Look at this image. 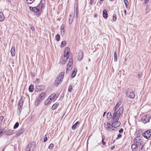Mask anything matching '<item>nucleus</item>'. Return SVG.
Instances as JSON below:
<instances>
[{"mask_svg": "<svg viewBox=\"0 0 151 151\" xmlns=\"http://www.w3.org/2000/svg\"><path fill=\"white\" fill-rule=\"evenodd\" d=\"M78 1V0H75L76 1Z\"/></svg>", "mask_w": 151, "mask_h": 151, "instance_id": "nucleus-63", "label": "nucleus"}, {"mask_svg": "<svg viewBox=\"0 0 151 151\" xmlns=\"http://www.w3.org/2000/svg\"><path fill=\"white\" fill-rule=\"evenodd\" d=\"M113 20L114 21H115L116 20V15L115 14L113 15Z\"/></svg>", "mask_w": 151, "mask_h": 151, "instance_id": "nucleus-40", "label": "nucleus"}, {"mask_svg": "<svg viewBox=\"0 0 151 151\" xmlns=\"http://www.w3.org/2000/svg\"><path fill=\"white\" fill-rule=\"evenodd\" d=\"M77 69L76 68H75L74 70L72 72V77L73 78L75 77Z\"/></svg>", "mask_w": 151, "mask_h": 151, "instance_id": "nucleus-26", "label": "nucleus"}, {"mask_svg": "<svg viewBox=\"0 0 151 151\" xmlns=\"http://www.w3.org/2000/svg\"><path fill=\"white\" fill-rule=\"evenodd\" d=\"M123 129L122 128H121L119 130V133H122L123 132Z\"/></svg>", "mask_w": 151, "mask_h": 151, "instance_id": "nucleus-47", "label": "nucleus"}, {"mask_svg": "<svg viewBox=\"0 0 151 151\" xmlns=\"http://www.w3.org/2000/svg\"><path fill=\"white\" fill-rule=\"evenodd\" d=\"M126 95L127 97L132 99H134L135 96L134 92L131 91L130 90H128L127 91Z\"/></svg>", "mask_w": 151, "mask_h": 151, "instance_id": "nucleus-10", "label": "nucleus"}, {"mask_svg": "<svg viewBox=\"0 0 151 151\" xmlns=\"http://www.w3.org/2000/svg\"><path fill=\"white\" fill-rule=\"evenodd\" d=\"M24 129L23 128H21L16 133L15 136V137H17L21 134L24 132Z\"/></svg>", "mask_w": 151, "mask_h": 151, "instance_id": "nucleus-14", "label": "nucleus"}, {"mask_svg": "<svg viewBox=\"0 0 151 151\" xmlns=\"http://www.w3.org/2000/svg\"><path fill=\"white\" fill-rule=\"evenodd\" d=\"M64 29V25L63 24H62L61 26L60 29Z\"/></svg>", "mask_w": 151, "mask_h": 151, "instance_id": "nucleus-52", "label": "nucleus"}, {"mask_svg": "<svg viewBox=\"0 0 151 151\" xmlns=\"http://www.w3.org/2000/svg\"><path fill=\"white\" fill-rule=\"evenodd\" d=\"M44 6V4L42 1L37 6L35 7H29L30 10L35 12H36L37 16H39L42 13L41 9Z\"/></svg>", "mask_w": 151, "mask_h": 151, "instance_id": "nucleus-2", "label": "nucleus"}, {"mask_svg": "<svg viewBox=\"0 0 151 151\" xmlns=\"http://www.w3.org/2000/svg\"><path fill=\"white\" fill-rule=\"evenodd\" d=\"M114 60L116 62L117 61V54L115 52H114Z\"/></svg>", "mask_w": 151, "mask_h": 151, "instance_id": "nucleus-32", "label": "nucleus"}, {"mask_svg": "<svg viewBox=\"0 0 151 151\" xmlns=\"http://www.w3.org/2000/svg\"><path fill=\"white\" fill-rule=\"evenodd\" d=\"M4 133L7 135H11L12 134V132L10 130L8 129L6 130Z\"/></svg>", "mask_w": 151, "mask_h": 151, "instance_id": "nucleus-17", "label": "nucleus"}, {"mask_svg": "<svg viewBox=\"0 0 151 151\" xmlns=\"http://www.w3.org/2000/svg\"><path fill=\"white\" fill-rule=\"evenodd\" d=\"M56 96V94L55 93H53L48 98L50 100L52 101V100H56L57 98H55Z\"/></svg>", "mask_w": 151, "mask_h": 151, "instance_id": "nucleus-16", "label": "nucleus"}, {"mask_svg": "<svg viewBox=\"0 0 151 151\" xmlns=\"http://www.w3.org/2000/svg\"><path fill=\"white\" fill-rule=\"evenodd\" d=\"M30 149L27 146L25 151H30Z\"/></svg>", "mask_w": 151, "mask_h": 151, "instance_id": "nucleus-49", "label": "nucleus"}, {"mask_svg": "<svg viewBox=\"0 0 151 151\" xmlns=\"http://www.w3.org/2000/svg\"><path fill=\"white\" fill-rule=\"evenodd\" d=\"M122 137V135L120 134H119L117 135V137L116 138V139L120 138Z\"/></svg>", "mask_w": 151, "mask_h": 151, "instance_id": "nucleus-43", "label": "nucleus"}, {"mask_svg": "<svg viewBox=\"0 0 151 151\" xmlns=\"http://www.w3.org/2000/svg\"><path fill=\"white\" fill-rule=\"evenodd\" d=\"M106 113V112H105L104 113V114H103V117H104V116H105V114Z\"/></svg>", "mask_w": 151, "mask_h": 151, "instance_id": "nucleus-60", "label": "nucleus"}, {"mask_svg": "<svg viewBox=\"0 0 151 151\" xmlns=\"http://www.w3.org/2000/svg\"><path fill=\"white\" fill-rule=\"evenodd\" d=\"M73 20V16H72L71 15H70L69 17V23L71 24Z\"/></svg>", "mask_w": 151, "mask_h": 151, "instance_id": "nucleus-23", "label": "nucleus"}, {"mask_svg": "<svg viewBox=\"0 0 151 151\" xmlns=\"http://www.w3.org/2000/svg\"><path fill=\"white\" fill-rule=\"evenodd\" d=\"M150 5H147L146 7V10L147 11H148V10H149L150 9Z\"/></svg>", "mask_w": 151, "mask_h": 151, "instance_id": "nucleus-44", "label": "nucleus"}, {"mask_svg": "<svg viewBox=\"0 0 151 151\" xmlns=\"http://www.w3.org/2000/svg\"><path fill=\"white\" fill-rule=\"evenodd\" d=\"M142 75V72H139V73L138 76L139 78H141Z\"/></svg>", "mask_w": 151, "mask_h": 151, "instance_id": "nucleus-41", "label": "nucleus"}, {"mask_svg": "<svg viewBox=\"0 0 151 151\" xmlns=\"http://www.w3.org/2000/svg\"><path fill=\"white\" fill-rule=\"evenodd\" d=\"M70 49L69 47H67L64 50V56L65 58H66L65 60L63 61L62 63L65 64L66 62L67 59L68 58V54L69 53Z\"/></svg>", "mask_w": 151, "mask_h": 151, "instance_id": "nucleus-8", "label": "nucleus"}, {"mask_svg": "<svg viewBox=\"0 0 151 151\" xmlns=\"http://www.w3.org/2000/svg\"><path fill=\"white\" fill-rule=\"evenodd\" d=\"M73 59L72 58H70L69 62L68 63V64L67 65V68L66 70V73H69V71H70L72 68L73 65Z\"/></svg>", "mask_w": 151, "mask_h": 151, "instance_id": "nucleus-7", "label": "nucleus"}, {"mask_svg": "<svg viewBox=\"0 0 151 151\" xmlns=\"http://www.w3.org/2000/svg\"><path fill=\"white\" fill-rule=\"evenodd\" d=\"M136 144H135V143L134 142V144H132V148L133 151H136V148L139 145Z\"/></svg>", "mask_w": 151, "mask_h": 151, "instance_id": "nucleus-21", "label": "nucleus"}, {"mask_svg": "<svg viewBox=\"0 0 151 151\" xmlns=\"http://www.w3.org/2000/svg\"><path fill=\"white\" fill-rule=\"evenodd\" d=\"M8 1H9V2H10V1L11 0H8Z\"/></svg>", "mask_w": 151, "mask_h": 151, "instance_id": "nucleus-62", "label": "nucleus"}, {"mask_svg": "<svg viewBox=\"0 0 151 151\" xmlns=\"http://www.w3.org/2000/svg\"><path fill=\"white\" fill-rule=\"evenodd\" d=\"M39 78H37L35 80V82L37 83H38L39 81Z\"/></svg>", "mask_w": 151, "mask_h": 151, "instance_id": "nucleus-56", "label": "nucleus"}, {"mask_svg": "<svg viewBox=\"0 0 151 151\" xmlns=\"http://www.w3.org/2000/svg\"><path fill=\"white\" fill-rule=\"evenodd\" d=\"M114 147H115L114 146H112L111 148V150H113V149H114Z\"/></svg>", "mask_w": 151, "mask_h": 151, "instance_id": "nucleus-57", "label": "nucleus"}, {"mask_svg": "<svg viewBox=\"0 0 151 151\" xmlns=\"http://www.w3.org/2000/svg\"><path fill=\"white\" fill-rule=\"evenodd\" d=\"M125 6H126V7L127 8V7H128V5H125Z\"/></svg>", "mask_w": 151, "mask_h": 151, "instance_id": "nucleus-61", "label": "nucleus"}, {"mask_svg": "<svg viewBox=\"0 0 151 151\" xmlns=\"http://www.w3.org/2000/svg\"><path fill=\"white\" fill-rule=\"evenodd\" d=\"M124 3L125 5H128V2L127 0H124Z\"/></svg>", "mask_w": 151, "mask_h": 151, "instance_id": "nucleus-45", "label": "nucleus"}, {"mask_svg": "<svg viewBox=\"0 0 151 151\" xmlns=\"http://www.w3.org/2000/svg\"><path fill=\"white\" fill-rule=\"evenodd\" d=\"M114 141H113V142H113V143H114Z\"/></svg>", "mask_w": 151, "mask_h": 151, "instance_id": "nucleus-64", "label": "nucleus"}, {"mask_svg": "<svg viewBox=\"0 0 151 151\" xmlns=\"http://www.w3.org/2000/svg\"><path fill=\"white\" fill-rule=\"evenodd\" d=\"M45 87V86L44 85H40L37 86V89L38 90V91H40L43 90Z\"/></svg>", "mask_w": 151, "mask_h": 151, "instance_id": "nucleus-18", "label": "nucleus"}, {"mask_svg": "<svg viewBox=\"0 0 151 151\" xmlns=\"http://www.w3.org/2000/svg\"><path fill=\"white\" fill-rule=\"evenodd\" d=\"M3 133V131H1V130H0V137H1Z\"/></svg>", "mask_w": 151, "mask_h": 151, "instance_id": "nucleus-53", "label": "nucleus"}, {"mask_svg": "<svg viewBox=\"0 0 151 151\" xmlns=\"http://www.w3.org/2000/svg\"><path fill=\"white\" fill-rule=\"evenodd\" d=\"M72 89H73L71 86H70L68 88V91L70 92H71L72 90Z\"/></svg>", "mask_w": 151, "mask_h": 151, "instance_id": "nucleus-38", "label": "nucleus"}, {"mask_svg": "<svg viewBox=\"0 0 151 151\" xmlns=\"http://www.w3.org/2000/svg\"><path fill=\"white\" fill-rule=\"evenodd\" d=\"M83 57V53L81 50H79L78 52V60L79 61H81Z\"/></svg>", "mask_w": 151, "mask_h": 151, "instance_id": "nucleus-15", "label": "nucleus"}, {"mask_svg": "<svg viewBox=\"0 0 151 151\" xmlns=\"http://www.w3.org/2000/svg\"><path fill=\"white\" fill-rule=\"evenodd\" d=\"M143 145H142V147L139 150V151H143Z\"/></svg>", "mask_w": 151, "mask_h": 151, "instance_id": "nucleus-50", "label": "nucleus"}, {"mask_svg": "<svg viewBox=\"0 0 151 151\" xmlns=\"http://www.w3.org/2000/svg\"><path fill=\"white\" fill-rule=\"evenodd\" d=\"M4 119L3 116H1L0 117V122H1Z\"/></svg>", "mask_w": 151, "mask_h": 151, "instance_id": "nucleus-46", "label": "nucleus"}, {"mask_svg": "<svg viewBox=\"0 0 151 151\" xmlns=\"http://www.w3.org/2000/svg\"><path fill=\"white\" fill-rule=\"evenodd\" d=\"M143 141V137L142 136H139L137 137L134 139V142L137 144L138 145H140L142 144V142Z\"/></svg>", "mask_w": 151, "mask_h": 151, "instance_id": "nucleus-6", "label": "nucleus"}, {"mask_svg": "<svg viewBox=\"0 0 151 151\" xmlns=\"http://www.w3.org/2000/svg\"><path fill=\"white\" fill-rule=\"evenodd\" d=\"M122 101L121 100L118 101L116 104V106H115L114 109V113L115 114H119V113L120 114L122 115L124 108L123 106H121L120 108H119V107L121 104Z\"/></svg>", "mask_w": 151, "mask_h": 151, "instance_id": "nucleus-3", "label": "nucleus"}, {"mask_svg": "<svg viewBox=\"0 0 151 151\" xmlns=\"http://www.w3.org/2000/svg\"><path fill=\"white\" fill-rule=\"evenodd\" d=\"M23 99H22L21 98V99L19 101L18 104V107L17 112L19 113V114H20L21 112L22 108L23 106Z\"/></svg>", "mask_w": 151, "mask_h": 151, "instance_id": "nucleus-9", "label": "nucleus"}, {"mask_svg": "<svg viewBox=\"0 0 151 151\" xmlns=\"http://www.w3.org/2000/svg\"><path fill=\"white\" fill-rule=\"evenodd\" d=\"M79 123V122H77L74 124H73L72 127V129L73 130L75 129L76 128V126Z\"/></svg>", "mask_w": 151, "mask_h": 151, "instance_id": "nucleus-28", "label": "nucleus"}, {"mask_svg": "<svg viewBox=\"0 0 151 151\" xmlns=\"http://www.w3.org/2000/svg\"><path fill=\"white\" fill-rule=\"evenodd\" d=\"M110 125V124L108 123H105L104 124V126L105 128H106V127H108V126H109Z\"/></svg>", "mask_w": 151, "mask_h": 151, "instance_id": "nucleus-34", "label": "nucleus"}, {"mask_svg": "<svg viewBox=\"0 0 151 151\" xmlns=\"http://www.w3.org/2000/svg\"><path fill=\"white\" fill-rule=\"evenodd\" d=\"M104 137L103 138V137H102V144L103 145H104L106 144L105 142L104 141Z\"/></svg>", "mask_w": 151, "mask_h": 151, "instance_id": "nucleus-42", "label": "nucleus"}, {"mask_svg": "<svg viewBox=\"0 0 151 151\" xmlns=\"http://www.w3.org/2000/svg\"><path fill=\"white\" fill-rule=\"evenodd\" d=\"M58 106V103H56L54 104L52 106V110H55L56 109Z\"/></svg>", "mask_w": 151, "mask_h": 151, "instance_id": "nucleus-25", "label": "nucleus"}, {"mask_svg": "<svg viewBox=\"0 0 151 151\" xmlns=\"http://www.w3.org/2000/svg\"><path fill=\"white\" fill-rule=\"evenodd\" d=\"M66 42L65 41H63L61 42V46L63 47L65 45Z\"/></svg>", "mask_w": 151, "mask_h": 151, "instance_id": "nucleus-35", "label": "nucleus"}, {"mask_svg": "<svg viewBox=\"0 0 151 151\" xmlns=\"http://www.w3.org/2000/svg\"><path fill=\"white\" fill-rule=\"evenodd\" d=\"M150 118L149 115H146L145 116H143L142 118V119L143 122L144 124H145L149 122Z\"/></svg>", "mask_w": 151, "mask_h": 151, "instance_id": "nucleus-12", "label": "nucleus"}, {"mask_svg": "<svg viewBox=\"0 0 151 151\" xmlns=\"http://www.w3.org/2000/svg\"><path fill=\"white\" fill-rule=\"evenodd\" d=\"M97 16V14H95L94 16V17H96Z\"/></svg>", "mask_w": 151, "mask_h": 151, "instance_id": "nucleus-59", "label": "nucleus"}, {"mask_svg": "<svg viewBox=\"0 0 151 151\" xmlns=\"http://www.w3.org/2000/svg\"><path fill=\"white\" fill-rule=\"evenodd\" d=\"M54 147V145L53 144L51 143L50 144L48 147V148L50 149H52Z\"/></svg>", "mask_w": 151, "mask_h": 151, "instance_id": "nucleus-37", "label": "nucleus"}, {"mask_svg": "<svg viewBox=\"0 0 151 151\" xmlns=\"http://www.w3.org/2000/svg\"><path fill=\"white\" fill-rule=\"evenodd\" d=\"M29 92H32L34 91L33 85H31L29 87Z\"/></svg>", "mask_w": 151, "mask_h": 151, "instance_id": "nucleus-27", "label": "nucleus"}, {"mask_svg": "<svg viewBox=\"0 0 151 151\" xmlns=\"http://www.w3.org/2000/svg\"><path fill=\"white\" fill-rule=\"evenodd\" d=\"M46 96L45 92L42 93L36 99L35 102V104L36 106H38L39 104L43 100Z\"/></svg>", "mask_w": 151, "mask_h": 151, "instance_id": "nucleus-4", "label": "nucleus"}, {"mask_svg": "<svg viewBox=\"0 0 151 151\" xmlns=\"http://www.w3.org/2000/svg\"><path fill=\"white\" fill-rule=\"evenodd\" d=\"M111 113L110 112H108L107 115V118H110L111 117Z\"/></svg>", "mask_w": 151, "mask_h": 151, "instance_id": "nucleus-36", "label": "nucleus"}, {"mask_svg": "<svg viewBox=\"0 0 151 151\" xmlns=\"http://www.w3.org/2000/svg\"><path fill=\"white\" fill-rule=\"evenodd\" d=\"M113 127L112 126V125H111L110 124L109 126H108V127H106V129L110 131H113L114 130V129H113Z\"/></svg>", "mask_w": 151, "mask_h": 151, "instance_id": "nucleus-29", "label": "nucleus"}, {"mask_svg": "<svg viewBox=\"0 0 151 151\" xmlns=\"http://www.w3.org/2000/svg\"><path fill=\"white\" fill-rule=\"evenodd\" d=\"M19 126V124L18 122H16L15 124L14 127V129H16Z\"/></svg>", "mask_w": 151, "mask_h": 151, "instance_id": "nucleus-33", "label": "nucleus"}, {"mask_svg": "<svg viewBox=\"0 0 151 151\" xmlns=\"http://www.w3.org/2000/svg\"><path fill=\"white\" fill-rule=\"evenodd\" d=\"M52 101L48 98L45 102L44 104L45 106H48L50 105Z\"/></svg>", "mask_w": 151, "mask_h": 151, "instance_id": "nucleus-19", "label": "nucleus"}, {"mask_svg": "<svg viewBox=\"0 0 151 151\" xmlns=\"http://www.w3.org/2000/svg\"><path fill=\"white\" fill-rule=\"evenodd\" d=\"M94 0H90V4L91 5H92L94 2Z\"/></svg>", "mask_w": 151, "mask_h": 151, "instance_id": "nucleus-51", "label": "nucleus"}, {"mask_svg": "<svg viewBox=\"0 0 151 151\" xmlns=\"http://www.w3.org/2000/svg\"><path fill=\"white\" fill-rule=\"evenodd\" d=\"M64 72H62L59 74L55 81V85L56 86H58L59 84L61 83L64 77Z\"/></svg>", "mask_w": 151, "mask_h": 151, "instance_id": "nucleus-5", "label": "nucleus"}, {"mask_svg": "<svg viewBox=\"0 0 151 151\" xmlns=\"http://www.w3.org/2000/svg\"><path fill=\"white\" fill-rule=\"evenodd\" d=\"M36 146V143L35 142H32L29 144H28L27 147H28L31 150H33L34 149Z\"/></svg>", "mask_w": 151, "mask_h": 151, "instance_id": "nucleus-13", "label": "nucleus"}, {"mask_svg": "<svg viewBox=\"0 0 151 151\" xmlns=\"http://www.w3.org/2000/svg\"><path fill=\"white\" fill-rule=\"evenodd\" d=\"M4 17L3 13L0 12V21L1 22L3 21L4 19Z\"/></svg>", "mask_w": 151, "mask_h": 151, "instance_id": "nucleus-24", "label": "nucleus"}, {"mask_svg": "<svg viewBox=\"0 0 151 151\" xmlns=\"http://www.w3.org/2000/svg\"><path fill=\"white\" fill-rule=\"evenodd\" d=\"M46 136V135H45V137L44 139V142H46L47 139V138Z\"/></svg>", "mask_w": 151, "mask_h": 151, "instance_id": "nucleus-48", "label": "nucleus"}, {"mask_svg": "<svg viewBox=\"0 0 151 151\" xmlns=\"http://www.w3.org/2000/svg\"><path fill=\"white\" fill-rule=\"evenodd\" d=\"M143 135L145 138L148 139L151 136V130H149L144 132Z\"/></svg>", "mask_w": 151, "mask_h": 151, "instance_id": "nucleus-11", "label": "nucleus"}, {"mask_svg": "<svg viewBox=\"0 0 151 151\" xmlns=\"http://www.w3.org/2000/svg\"><path fill=\"white\" fill-rule=\"evenodd\" d=\"M35 0H26L27 3L28 4H30L34 2Z\"/></svg>", "mask_w": 151, "mask_h": 151, "instance_id": "nucleus-30", "label": "nucleus"}, {"mask_svg": "<svg viewBox=\"0 0 151 151\" xmlns=\"http://www.w3.org/2000/svg\"><path fill=\"white\" fill-rule=\"evenodd\" d=\"M103 17L104 18L106 19L108 17V13L106 10H104L103 12Z\"/></svg>", "mask_w": 151, "mask_h": 151, "instance_id": "nucleus-20", "label": "nucleus"}, {"mask_svg": "<svg viewBox=\"0 0 151 151\" xmlns=\"http://www.w3.org/2000/svg\"><path fill=\"white\" fill-rule=\"evenodd\" d=\"M149 0H145V4H147Z\"/></svg>", "mask_w": 151, "mask_h": 151, "instance_id": "nucleus-54", "label": "nucleus"}, {"mask_svg": "<svg viewBox=\"0 0 151 151\" xmlns=\"http://www.w3.org/2000/svg\"><path fill=\"white\" fill-rule=\"evenodd\" d=\"M30 29L33 31L35 29V28L33 27H30Z\"/></svg>", "mask_w": 151, "mask_h": 151, "instance_id": "nucleus-55", "label": "nucleus"}, {"mask_svg": "<svg viewBox=\"0 0 151 151\" xmlns=\"http://www.w3.org/2000/svg\"><path fill=\"white\" fill-rule=\"evenodd\" d=\"M15 48L14 46L12 47V48L11 52L12 56H15Z\"/></svg>", "mask_w": 151, "mask_h": 151, "instance_id": "nucleus-22", "label": "nucleus"}, {"mask_svg": "<svg viewBox=\"0 0 151 151\" xmlns=\"http://www.w3.org/2000/svg\"><path fill=\"white\" fill-rule=\"evenodd\" d=\"M64 29H61L60 32L61 34L62 35H63L64 34Z\"/></svg>", "mask_w": 151, "mask_h": 151, "instance_id": "nucleus-39", "label": "nucleus"}, {"mask_svg": "<svg viewBox=\"0 0 151 151\" xmlns=\"http://www.w3.org/2000/svg\"><path fill=\"white\" fill-rule=\"evenodd\" d=\"M56 40L57 41H59L60 40V35L58 34H57L55 37Z\"/></svg>", "mask_w": 151, "mask_h": 151, "instance_id": "nucleus-31", "label": "nucleus"}, {"mask_svg": "<svg viewBox=\"0 0 151 151\" xmlns=\"http://www.w3.org/2000/svg\"><path fill=\"white\" fill-rule=\"evenodd\" d=\"M119 114H115L114 113L113 114L112 118V123L111 125L114 128L119 127L121 125L120 122L118 121L119 118L122 115Z\"/></svg>", "mask_w": 151, "mask_h": 151, "instance_id": "nucleus-1", "label": "nucleus"}, {"mask_svg": "<svg viewBox=\"0 0 151 151\" xmlns=\"http://www.w3.org/2000/svg\"><path fill=\"white\" fill-rule=\"evenodd\" d=\"M124 12L125 14L126 15V13H127L126 10H124Z\"/></svg>", "mask_w": 151, "mask_h": 151, "instance_id": "nucleus-58", "label": "nucleus"}]
</instances>
